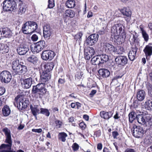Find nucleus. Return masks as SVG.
<instances>
[{
  "mask_svg": "<svg viewBox=\"0 0 152 152\" xmlns=\"http://www.w3.org/2000/svg\"><path fill=\"white\" fill-rule=\"evenodd\" d=\"M12 72L14 75H22L27 71V66L23 62L20 61L18 59H15L12 64Z\"/></svg>",
  "mask_w": 152,
  "mask_h": 152,
  "instance_id": "obj_1",
  "label": "nucleus"
},
{
  "mask_svg": "<svg viewBox=\"0 0 152 152\" xmlns=\"http://www.w3.org/2000/svg\"><path fill=\"white\" fill-rule=\"evenodd\" d=\"M2 4L4 11H15L17 8L16 2L14 0H4Z\"/></svg>",
  "mask_w": 152,
  "mask_h": 152,
  "instance_id": "obj_2",
  "label": "nucleus"
},
{
  "mask_svg": "<svg viewBox=\"0 0 152 152\" xmlns=\"http://www.w3.org/2000/svg\"><path fill=\"white\" fill-rule=\"evenodd\" d=\"M46 47L45 42L44 41H40L34 45L31 46L32 51L34 53H37L40 52Z\"/></svg>",
  "mask_w": 152,
  "mask_h": 152,
  "instance_id": "obj_3",
  "label": "nucleus"
},
{
  "mask_svg": "<svg viewBox=\"0 0 152 152\" xmlns=\"http://www.w3.org/2000/svg\"><path fill=\"white\" fill-rule=\"evenodd\" d=\"M12 78L10 73L7 71H3L0 74V79L2 83H7L10 82Z\"/></svg>",
  "mask_w": 152,
  "mask_h": 152,
  "instance_id": "obj_4",
  "label": "nucleus"
},
{
  "mask_svg": "<svg viewBox=\"0 0 152 152\" xmlns=\"http://www.w3.org/2000/svg\"><path fill=\"white\" fill-rule=\"evenodd\" d=\"M101 44L103 49V51L107 53L111 54L113 52H117V49L112 44L107 42L103 43Z\"/></svg>",
  "mask_w": 152,
  "mask_h": 152,
  "instance_id": "obj_5",
  "label": "nucleus"
},
{
  "mask_svg": "<svg viewBox=\"0 0 152 152\" xmlns=\"http://www.w3.org/2000/svg\"><path fill=\"white\" fill-rule=\"evenodd\" d=\"M55 56V54L53 51L46 50L42 51L41 54V58L44 60L50 61Z\"/></svg>",
  "mask_w": 152,
  "mask_h": 152,
  "instance_id": "obj_6",
  "label": "nucleus"
},
{
  "mask_svg": "<svg viewBox=\"0 0 152 152\" xmlns=\"http://www.w3.org/2000/svg\"><path fill=\"white\" fill-rule=\"evenodd\" d=\"M133 136L135 137L141 138L144 134V130L140 126H135L132 129Z\"/></svg>",
  "mask_w": 152,
  "mask_h": 152,
  "instance_id": "obj_7",
  "label": "nucleus"
},
{
  "mask_svg": "<svg viewBox=\"0 0 152 152\" xmlns=\"http://www.w3.org/2000/svg\"><path fill=\"white\" fill-rule=\"evenodd\" d=\"M27 102L26 98H21L19 99V101L14 102V104L20 110H23L27 107L28 103Z\"/></svg>",
  "mask_w": 152,
  "mask_h": 152,
  "instance_id": "obj_8",
  "label": "nucleus"
},
{
  "mask_svg": "<svg viewBox=\"0 0 152 152\" xmlns=\"http://www.w3.org/2000/svg\"><path fill=\"white\" fill-rule=\"evenodd\" d=\"M98 37L99 35L98 34H91L86 39V42L89 45H94L98 41Z\"/></svg>",
  "mask_w": 152,
  "mask_h": 152,
  "instance_id": "obj_9",
  "label": "nucleus"
},
{
  "mask_svg": "<svg viewBox=\"0 0 152 152\" xmlns=\"http://www.w3.org/2000/svg\"><path fill=\"white\" fill-rule=\"evenodd\" d=\"M124 29V27L122 24L118 23L115 24L112 26L111 29V31L114 35L117 36Z\"/></svg>",
  "mask_w": 152,
  "mask_h": 152,
  "instance_id": "obj_10",
  "label": "nucleus"
},
{
  "mask_svg": "<svg viewBox=\"0 0 152 152\" xmlns=\"http://www.w3.org/2000/svg\"><path fill=\"white\" fill-rule=\"evenodd\" d=\"M84 53L85 58L88 60L94 55L95 51L93 48L87 47L84 49Z\"/></svg>",
  "mask_w": 152,
  "mask_h": 152,
  "instance_id": "obj_11",
  "label": "nucleus"
},
{
  "mask_svg": "<svg viewBox=\"0 0 152 152\" xmlns=\"http://www.w3.org/2000/svg\"><path fill=\"white\" fill-rule=\"evenodd\" d=\"M115 61L118 66L121 67L126 64L128 62V59L125 56H120L115 59Z\"/></svg>",
  "mask_w": 152,
  "mask_h": 152,
  "instance_id": "obj_12",
  "label": "nucleus"
},
{
  "mask_svg": "<svg viewBox=\"0 0 152 152\" xmlns=\"http://www.w3.org/2000/svg\"><path fill=\"white\" fill-rule=\"evenodd\" d=\"M6 136L5 142L7 144L12 145V140L10 130L7 127H5L2 129Z\"/></svg>",
  "mask_w": 152,
  "mask_h": 152,
  "instance_id": "obj_13",
  "label": "nucleus"
},
{
  "mask_svg": "<svg viewBox=\"0 0 152 152\" xmlns=\"http://www.w3.org/2000/svg\"><path fill=\"white\" fill-rule=\"evenodd\" d=\"M51 77V75L50 73H48L43 71L42 73H40V79L41 83L45 84L46 83Z\"/></svg>",
  "mask_w": 152,
  "mask_h": 152,
  "instance_id": "obj_14",
  "label": "nucleus"
},
{
  "mask_svg": "<svg viewBox=\"0 0 152 152\" xmlns=\"http://www.w3.org/2000/svg\"><path fill=\"white\" fill-rule=\"evenodd\" d=\"M43 28V37L46 39H48L52 34V30L48 25L44 26Z\"/></svg>",
  "mask_w": 152,
  "mask_h": 152,
  "instance_id": "obj_15",
  "label": "nucleus"
},
{
  "mask_svg": "<svg viewBox=\"0 0 152 152\" xmlns=\"http://www.w3.org/2000/svg\"><path fill=\"white\" fill-rule=\"evenodd\" d=\"M17 51L20 55H24L29 50L28 46L25 44L20 45L17 49Z\"/></svg>",
  "mask_w": 152,
  "mask_h": 152,
  "instance_id": "obj_16",
  "label": "nucleus"
},
{
  "mask_svg": "<svg viewBox=\"0 0 152 152\" xmlns=\"http://www.w3.org/2000/svg\"><path fill=\"white\" fill-rule=\"evenodd\" d=\"M33 82L32 78L30 77L26 79H23L21 83L22 87L26 89L30 88L32 85Z\"/></svg>",
  "mask_w": 152,
  "mask_h": 152,
  "instance_id": "obj_17",
  "label": "nucleus"
},
{
  "mask_svg": "<svg viewBox=\"0 0 152 152\" xmlns=\"http://www.w3.org/2000/svg\"><path fill=\"white\" fill-rule=\"evenodd\" d=\"M137 47H131V50L128 53L129 59L131 61H133L136 58V54L137 51Z\"/></svg>",
  "mask_w": 152,
  "mask_h": 152,
  "instance_id": "obj_18",
  "label": "nucleus"
},
{
  "mask_svg": "<svg viewBox=\"0 0 152 152\" xmlns=\"http://www.w3.org/2000/svg\"><path fill=\"white\" fill-rule=\"evenodd\" d=\"M152 43H149L146 45L143 50L147 59L149 58L150 56L152 55Z\"/></svg>",
  "mask_w": 152,
  "mask_h": 152,
  "instance_id": "obj_19",
  "label": "nucleus"
},
{
  "mask_svg": "<svg viewBox=\"0 0 152 152\" xmlns=\"http://www.w3.org/2000/svg\"><path fill=\"white\" fill-rule=\"evenodd\" d=\"M28 7V5L25 3L21 2L19 5V10L18 13V15H21L25 13Z\"/></svg>",
  "mask_w": 152,
  "mask_h": 152,
  "instance_id": "obj_20",
  "label": "nucleus"
},
{
  "mask_svg": "<svg viewBox=\"0 0 152 152\" xmlns=\"http://www.w3.org/2000/svg\"><path fill=\"white\" fill-rule=\"evenodd\" d=\"M132 37H130V40L129 42L130 45H131V47H133L135 46L137 47L136 45V43H138V35L137 33L135 32L134 34H132Z\"/></svg>",
  "mask_w": 152,
  "mask_h": 152,
  "instance_id": "obj_21",
  "label": "nucleus"
},
{
  "mask_svg": "<svg viewBox=\"0 0 152 152\" xmlns=\"http://www.w3.org/2000/svg\"><path fill=\"white\" fill-rule=\"evenodd\" d=\"M1 29L3 37L9 38L12 36V32L9 28L7 27L2 28Z\"/></svg>",
  "mask_w": 152,
  "mask_h": 152,
  "instance_id": "obj_22",
  "label": "nucleus"
},
{
  "mask_svg": "<svg viewBox=\"0 0 152 152\" xmlns=\"http://www.w3.org/2000/svg\"><path fill=\"white\" fill-rule=\"evenodd\" d=\"M147 115L139 114L137 115L136 120L140 124L144 125L146 124Z\"/></svg>",
  "mask_w": 152,
  "mask_h": 152,
  "instance_id": "obj_23",
  "label": "nucleus"
},
{
  "mask_svg": "<svg viewBox=\"0 0 152 152\" xmlns=\"http://www.w3.org/2000/svg\"><path fill=\"white\" fill-rule=\"evenodd\" d=\"M12 145L9 144H2L0 145V152H10L11 149Z\"/></svg>",
  "mask_w": 152,
  "mask_h": 152,
  "instance_id": "obj_24",
  "label": "nucleus"
},
{
  "mask_svg": "<svg viewBox=\"0 0 152 152\" xmlns=\"http://www.w3.org/2000/svg\"><path fill=\"white\" fill-rule=\"evenodd\" d=\"M146 96L145 91L143 90H138L137 94V99L140 102L143 100Z\"/></svg>",
  "mask_w": 152,
  "mask_h": 152,
  "instance_id": "obj_25",
  "label": "nucleus"
},
{
  "mask_svg": "<svg viewBox=\"0 0 152 152\" xmlns=\"http://www.w3.org/2000/svg\"><path fill=\"white\" fill-rule=\"evenodd\" d=\"M28 21L26 22L22 25V31L23 32L26 34H29L31 33V30L30 28Z\"/></svg>",
  "mask_w": 152,
  "mask_h": 152,
  "instance_id": "obj_26",
  "label": "nucleus"
},
{
  "mask_svg": "<svg viewBox=\"0 0 152 152\" xmlns=\"http://www.w3.org/2000/svg\"><path fill=\"white\" fill-rule=\"evenodd\" d=\"M98 73L100 76L103 78H106L108 77L110 75V72L107 69H100L98 71Z\"/></svg>",
  "mask_w": 152,
  "mask_h": 152,
  "instance_id": "obj_27",
  "label": "nucleus"
},
{
  "mask_svg": "<svg viewBox=\"0 0 152 152\" xmlns=\"http://www.w3.org/2000/svg\"><path fill=\"white\" fill-rule=\"evenodd\" d=\"M91 61L92 64L94 65H98L99 66L102 65L99 54L92 58Z\"/></svg>",
  "mask_w": 152,
  "mask_h": 152,
  "instance_id": "obj_28",
  "label": "nucleus"
},
{
  "mask_svg": "<svg viewBox=\"0 0 152 152\" xmlns=\"http://www.w3.org/2000/svg\"><path fill=\"white\" fill-rule=\"evenodd\" d=\"M54 66V63L53 62L47 63L44 65V69L43 71L48 73H50V72L52 70Z\"/></svg>",
  "mask_w": 152,
  "mask_h": 152,
  "instance_id": "obj_29",
  "label": "nucleus"
},
{
  "mask_svg": "<svg viewBox=\"0 0 152 152\" xmlns=\"http://www.w3.org/2000/svg\"><path fill=\"white\" fill-rule=\"evenodd\" d=\"M121 12L123 15L127 17L128 19H130L131 16L132 12L128 8L124 7L121 10Z\"/></svg>",
  "mask_w": 152,
  "mask_h": 152,
  "instance_id": "obj_30",
  "label": "nucleus"
},
{
  "mask_svg": "<svg viewBox=\"0 0 152 152\" xmlns=\"http://www.w3.org/2000/svg\"><path fill=\"white\" fill-rule=\"evenodd\" d=\"M113 113L112 111L106 112L104 111L100 112V115L101 118L104 119H109L113 115Z\"/></svg>",
  "mask_w": 152,
  "mask_h": 152,
  "instance_id": "obj_31",
  "label": "nucleus"
},
{
  "mask_svg": "<svg viewBox=\"0 0 152 152\" xmlns=\"http://www.w3.org/2000/svg\"><path fill=\"white\" fill-rule=\"evenodd\" d=\"M9 48L7 45L0 43V52L3 54L7 53L9 51Z\"/></svg>",
  "mask_w": 152,
  "mask_h": 152,
  "instance_id": "obj_32",
  "label": "nucleus"
},
{
  "mask_svg": "<svg viewBox=\"0 0 152 152\" xmlns=\"http://www.w3.org/2000/svg\"><path fill=\"white\" fill-rule=\"evenodd\" d=\"M30 108L32 113L34 116H36V115L40 113V110L38 108V106L37 105L33 106L32 105H30Z\"/></svg>",
  "mask_w": 152,
  "mask_h": 152,
  "instance_id": "obj_33",
  "label": "nucleus"
},
{
  "mask_svg": "<svg viewBox=\"0 0 152 152\" xmlns=\"http://www.w3.org/2000/svg\"><path fill=\"white\" fill-rule=\"evenodd\" d=\"M30 28L31 30V33L35 31L38 28V25L36 22L33 21H28Z\"/></svg>",
  "mask_w": 152,
  "mask_h": 152,
  "instance_id": "obj_34",
  "label": "nucleus"
},
{
  "mask_svg": "<svg viewBox=\"0 0 152 152\" xmlns=\"http://www.w3.org/2000/svg\"><path fill=\"white\" fill-rule=\"evenodd\" d=\"M99 56L101 61L102 65L108 61L109 58L107 55L104 53H101L99 54Z\"/></svg>",
  "mask_w": 152,
  "mask_h": 152,
  "instance_id": "obj_35",
  "label": "nucleus"
},
{
  "mask_svg": "<svg viewBox=\"0 0 152 152\" xmlns=\"http://www.w3.org/2000/svg\"><path fill=\"white\" fill-rule=\"evenodd\" d=\"M137 115L134 111H132L129 113L128 117L130 123H132L134 120L136 119Z\"/></svg>",
  "mask_w": 152,
  "mask_h": 152,
  "instance_id": "obj_36",
  "label": "nucleus"
},
{
  "mask_svg": "<svg viewBox=\"0 0 152 152\" xmlns=\"http://www.w3.org/2000/svg\"><path fill=\"white\" fill-rule=\"evenodd\" d=\"M28 61L31 62L34 65H36L38 61V58L34 55H31L27 59Z\"/></svg>",
  "mask_w": 152,
  "mask_h": 152,
  "instance_id": "obj_37",
  "label": "nucleus"
},
{
  "mask_svg": "<svg viewBox=\"0 0 152 152\" xmlns=\"http://www.w3.org/2000/svg\"><path fill=\"white\" fill-rule=\"evenodd\" d=\"M58 139L62 142H65L66 140V137H67V134L64 132L59 133L58 135Z\"/></svg>",
  "mask_w": 152,
  "mask_h": 152,
  "instance_id": "obj_38",
  "label": "nucleus"
},
{
  "mask_svg": "<svg viewBox=\"0 0 152 152\" xmlns=\"http://www.w3.org/2000/svg\"><path fill=\"white\" fill-rule=\"evenodd\" d=\"M75 13L74 10L68 9L65 11L64 14L66 16L72 18L75 16Z\"/></svg>",
  "mask_w": 152,
  "mask_h": 152,
  "instance_id": "obj_39",
  "label": "nucleus"
},
{
  "mask_svg": "<svg viewBox=\"0 0 152 152\" xmlns=\"http://www.w3.org/2000/svg\"><path fill=\"white\" fill-rule=\"evenodd\" d=\"M41 86H42V83H39L36 86H33L32 90L33 94H36L39 92L40 88H41Z\"/></svg>",
  "mask_w": 152,
  "mask_h": 152,
  "instance_id": "obj_40",
  "label": "nucleus"
},
{
  "mask_svg": "<svg viewBox=\"0 0 152 152\" xmlns=\"http://www.w3.org/2000/svg\"><path fill=\"white\" fill-rule=\"evenodd\" d=\"M145 108L148 110H152V99L151 100L148 99L145 102L144 104Z\"/></svg>",
  "mask_w": 152,
  "mask_h": 152,
  "instance_id": "obj_41",
  "label": "nucleus"
},
{
  "mask_svg": "<svg viewBox=\"0 0 152 152\" xmlns=\"http://www.w3.org/2000/svg\"><path fill=\"white\" fill-rule=\"evenodd\" d=\"M3 115L5 116H8L10 113V108L8 106H4L2 110Z\"/></svg>",
  "mask_w": 152,
  "mask_h": 152,
  "instance_id": "obj_42",
  "label": "nucleus"
},
{
  "mask_svg": "<svg viewBox=\"0 0 152 152\" xmlns=\"http://www.w3.org/2000/svg\"><path fill=\"white\" fill-rule=\"evenodd\" d=\"M66 6L69 8H72L75 5V0H68L65 3Z\"/></svg>",
  "mask_w": 152,
  "mask_h": 152,
  "instance_id": "obj_43",
  "label": "nucleus"
},
{
  "mask_svg": "<svg viewBox=\"0 0 152 152\" xmlns=\"http://www.w3.org/2000/svg\"><path fill=\"white\" fill-rule=\"evenodd\" d=\"M118 34L120 36V39H121V40L120 41L121 44L123 43L125 41V39L126 38V33L124 29L122 31L120 32Z\"/></svg>",
  "mask_w": 152,
  "mask_h": 152,
  "instance_id": "obj_44",
  "label": "nucleus"
},
{
  "mask_svg": "<svg viewBox=\"0 0 152 152\" xmlns=\"http://www.w3.org/2000/svg\"><path fill=\"white\" fill-rule=\"evenodd\" d=\"M140 101L137 99L133 100V103L130 104V107L131 108H136L138 107L140 105V103L139 102Z\"/></svg>",
  "mask_w": 152,
  "mask_h": 152,
  "instance_id": "obj_45",
  "label": "nucleus"
},
{
  "mask_svg": "<svg viewBox=\"0 0 152 152\" xmlns=\"http://www.w3.org/2000/svg\"><path fill=\"white\" fill-rule=\"evenodd\" d=\"M146 124L147 123L148 126H152V116L149 114H147Z\"/></svg>",
  "mask_w": 152,
  "mask_h": 152,
  "instance_id": "obj_46",
  "label": "nucleus"
},
{
  "mask_svg": "<svg viewBox=\"0 0 152 152\" xmlns=\"http://www.w3.org/2000/svg\"><path fill=\"white\" fill-rule=\"evenodd\" d=\"M83 35V34L81 32H80L75 35L74 39L76 41H78L79 43H80L81 41V37Z\"/></svg>",
  "mask_w": 152,
  "mask_h": 152,
  "instance_id": "obj_47",
  "label": "nucleus"
},
{
  "mask_svg": "<svg viewBox=\"0 0 152 152\" xmlns=\"http://www.w3.org/2000/svg\"><path fill=\"white\" fill-rule=\"evenodd\" d=\"M40 113L45 115L47 116H49L50 114V113L47 109L41 108Z\"/></svg>",
  "mask_w": 152,
  "mask_h": 152,
  "instance_id": "obj_48",
  "label": "nucleus"
},
{
  "mask_svg": "<svg viewBox=\"0 0 152 152\" xmlns=\"http://www.w3.org/2000/svg\"><path fill=\"white\" fill-rule=\"evenodd\" d=\"M48 8L51 9L55 6L54 0H48Z\"/></svg>",
  "mask_w": 152,
  "mask_h": 152,
  "instance_id": "obj_49",
  "label": "nucleus"
},
{
  "mask_svg": "<svg viewBox=\"0 0 152 152\" xmlns=\"http://www.w3.org/2000/svg\"><path fill=\"white\" fill-rule=\"evenodd\" d=\"M148 94L152 99V85L149 83L147 86Z\"/></svg>",
  "mask_w": 152,
  "mask_h": 152,
  "instance_id": "obj_50",
  "label": "nucleus"
},
{
  "mask_svg": "<svg viewBox=\"0 0 152 152\" xmlns=\"http://www.w3.org/2000/svg\"><path fill=\"white\" fill-rule=\"evenodd\" d=\"M54 122L56 124V128L58 129L61 128L62 124V121L60 120L56 119Z\"/></svg>",
  "mask_w": 152,
  "mask_h": 152,
  "instance_id": "obj_51",
  "label": "nucleus"
},
{
  "mask_svg": "<svg viewBox=\"0 0 152 152\" xmlns=\"http://www.w3.org/2000/svg\"><path fill=\"white\" fill-rule=\"evenodd\" d=\"M142 37L144 39L145 41L147 42L149 39V35L146 31H143L142 33Z\"/></svg>",
  "mask_w": 152,
  "mask_h": 152,
  "instance_id": "obj_52",
  "label": "nucleus"
},
{
  "mask_svg": "<svg viewBox=\"0 0 152 152\" xmlns=\"http://www.w3.org/2000/svg\"><path fill=\"white\" fill-rule=\"evenodd\" d=\"M42 86H41V88H40L39 92L40 94H42V95L45 94L47 91V89L45 88V84L42 83Z\"/></svg>",
  "mask_w": 152,
  "mask_h": 152,
  "instance_id": "obj_53",
  "label": "nucleus"
},
{
  "mask_svg": "<svg viewBox=\"0 0 152 152\" xmlns=\"http://www.w3.org/2000/svg\"><path fill=\"white\" fill-rule=\"evenodd\" d=\"M72 148L74 151H77L79 148V145L76 143H74L72 145Z\"/></svg>",
  "mask_w": 152,
  "mask_h": 152,
  "instance_id": "obj_54",
  "label": "nucleus"
},
{
  "mask_svg": "<svg viewBox=\"0 0 152 152\" xmlns=\"http://www.w3.org/2000/svg\"><path fill=\"white\" fill-rule=\"evenodd\" d=\"M5 92V89L4 88L2 87H0V96L3 95Z\"/></svg>",
  "mask_w": 152,
  "mask_h": 152,
  "instance_id": "obj_55",
  "label": "nucleus"
},
{
  "mask_svg": "<svg viewBox=\"0 0 152 152\" xmlns=\"http://www.w3.org/2000/svg\"><path fill=\"white\" fill-rule=\"evenodd\" d=\"M31 39L33 41H36L38 39V37L36 34H34L31 36Z\"/></svg>",
  "mask_w": 152,
  "mask_h": 152,
  "instance_id": "obj_56",
  "label": "nucleus"
},
{
  "mask_svg": "<svg viewBox=\"0 0 152 152\" xmlns=\"http://www.w3.org/2000/svg\"><path fill=\"white\" fill-rule=\"evenodd\" d=\"M112 135L114 139H117V136L119 135V134L116 131H114L112 132Z\"/></svg>",
  "mask_w": 152,
  "mask_h": 152,
  "instance_id": "obj_57",
  "label": "nucleus"
},
{
  "mask_svg": "<svg viewBox=\"0 0 152 152\" xmlns=\"http://www.w3.org/2000/svg\"><path fill=\"white\" fill-rule=\"evenodd\" d=\"M86 125L83 122H81L79 124V126L82 129H84L86 127Z\"/></svg>",
  "mask_w": 152,
  "mask_h": 152,
  "instance_id": "obj_58",
  "label": "nucleus"
},
{
  "mask_svg": "<svg viewBox=\"0 0 152 152\" xmlns=\"http://www.w3.org/2000/svg\"><path fill=\"white\" fill-rule=\"evenodd\" d=\"M32 131L33 132L40 133H41V132H42V130L41 129H32Z\"/></svg>",
  "mask_w": 152,
  "mask_h": 152,
  "instance_id": "obj_59",
  "label": "nucleus"
},
{
  "mask_svg": "<svg viewBox=\"0 0 152 152\" xmlns=\"http://www.w3.org/2000/svg\"><path fill=\"white\" fill-rule=\"evenodd\" d=\"M101 134V131L100 130L96 131L94 132V134L96 135V137H99Z\"/></svg>",
  "mask_w": 152,
  "mask_h": 152,
  "instance_id": "obj_60",
  "label": "nucleus"
},
{
  "mask_svg": "<svg viewBox=\"0 0 152 152\" xmlns=\"http://www.w3.org/2000/svg\"><path fill=\"white\" fill-rule=\"evenodd\" d=\"M35 96L36 97L38 98H41L42 95V94H40V93H37L35 94Z\"/></svg>",
  "mask_w": 152,
  "mask_h": 152,
  "instance_id": "obj_61",
  "label": "nucleus"
},
{
  "mask_svg": "<svg viewBox=\"0 0 152 152\" xmlns=\"http://www.w3.org/2000/svg\"><path fill=\"white\" fill-rule=\"evenodd\" d=\"M58 83L62 84L64 83L65 82L64 79L59 78L58 81Z\"/></svg>",
  "mask_w": 152,
  "mask_h": 152,
  "instance_id": "obj_62",
  "label": "nucleus"
},
{
  "mask_svg": "<svg viewBox=\"0 0 152 152\" xmlns=\"http://www.w3.org/2000/svg\"><path fill=\"white\" fill-rule=\"evenodd\" d=\"M125 152H135L134 150L133 149L127 148L125 150Z\"/></svg>",
  "mask_w": 152,
  "mask_h": 152,
  "instance_id": "obj_63",
  "label": "nucleus"
},
{
  "mask_svg": "<svg viewBox=\"0 0 152 152\" xmlns=\"http://www.w3.org/2000/svg\"><path fill=\"white\" fill-rule=\"evenodd\" d=\"M96 92V91L94 90H92L90 93V95L91 96H94Z\"/></svg>",
  "mask_w": 152,
  "mask_h": 152,
  "instance_id": "obj_64",
  "label": "nucleus"
}]
</instances>
